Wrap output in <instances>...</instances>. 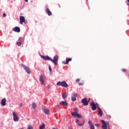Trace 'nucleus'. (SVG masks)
Returning a JSON list of instances; mask_svg holds the SVG:
<instances>
[{"label": "nucleus", "instance_id": "38", "mask_svg": "<svg viewBox=\"0 0 129 129\" xmlns=\"http://www.w3.org/2000/svg\"><path fill=\"white\" fill-rule=\"evenodd\" d=\"M128 3H127V6H129V0H127Z\"/></svg>", "mask_w": 129, "mask_h": 129}, {"label": "nucleus", "instance_id": "33", "mask_svg": "<svg viewBox=\"0 0 129 129\" xmlns=\"http://www.w3.org/2000/svg\"><path fill=\"white\" fill-rule=\"evenodd\" d=\"M76 123H78H78H79V120H78V119H77L76 120Z\"/></svg>", "mask_w": 129, "mask_h": 129}, {"label": "nucleus", "instance_id": "14", "mask_svg": "<svg viewBox=\"0 0 129 129\" xmlns=\"http://www.w3.org/2000/svg\"><path fill=\"white\" fill-rule=\"evenodd\" d=\"M65 101H62L59 103V104H61V105L63 106H66L68 105V103H67V100L66 99L64 100Z\"/></svg>", "mask_w": 129, "mask_h": 129}, {"label": "nucleus", "instance_id": "9", "mask_svg": "<svg viewBox=\"0 0 129 129\" xmlns=\"http://www.w3.org/2000/svg\"><path fill=\"white\" fill-rule=\"evenodd\" d=\"M13 31H14V32H16V33H20L21 32V29L16 26L13 28Z\"/></svg>", "mask_w": 129, "mask_h": 129}, {"label": "nucleus", "instance_id": "5", "mask_svg": "<svg viewBox=\"0 0 129 129\" xmlns=\"http://www.w3.org/2000/svg\"><path fill=\"white\" fill-rule=\"evenodd\" d=\"M13 115L14 121H19L20 118L18 116L17 113H16V112L14 111L13 112Z\"/></svg>", "mask_w": 129, "mask_h": 129}, {"label": "nucleus", "instance_id": "18", "mask_svg": "<svg viewBox=\"0 0 129 129\" xmlns=\"http://www.w3.org/2000/svg\"><path fill=\"white\" fill-rule=\"evenodd\" d=\"M88 123L89 125L90 126V129H95V128H94V126L92 124L91 121H89Z\"/></svg>", "mask_w": 129, "mask_h": 129}, {"label": "nucleus", "instance_id": "29", "mask_svg": "<svg viewBox=\"0 0 129 129\" xmlns=\"http://www.w3.org/2000/svg\"><path fill=\"white\" fill-rule=\"evenodd\" d=\"M78 124L80 126H82V125H83V123H81V122H79Z\"/></svg>", "mask_w": 129, "mask_h": 129}, {"label": "nucleus", "instance_id": "15", "mask_svg": "<svg viewBox=\"0 0 129 129\" xmlns=\"http://www.w3.org/2000/svg\"><path fill=\"white\" fill-rule=\"evenodd\" d=\"M45 12L46 14H47L48 16H52V12H51L50 10H49L47 7H46Z\"/></svg>", "mask_w": 129, "mask_h": 129}, {"label": "nucleus", "instance_id": "22", "mask_svg": "<svg viewBox=\"0 0 129 129\" xmlns=\"http://www.w3.org/2000/svg\"><path fill=\"white\" fill-rule=\"evenodd\" d=\"M72 115L74 116V117H76L77 116V112H73Z\"/></svg>", "mask_w": 129, "mask_h": 129}, {"label": "nucleus", "instance_id": "27", "mask_svg": "<svg viewBox=\"0 0 129 129\" xmlns=\"http://www.w3.org/2000/svg\"><path fill=\"white\" fill-rule=\"evenodd\" d=\"M96 108H97V109H98V110H99V109H101L100 108V107H99V105H98V104H96Z\"/></svg>", "mask_w": 129, "mask_h": 129}, {"label": "nucleus", "instance_id": "31", "mask_svg": "<svg viewBox=\"0 0 129 129\" xmlns=\"http://www.w3.org/2000/svg\"><path fill=\"white\" fill-rule=\"evenodd\" d=\"M84 84L83 83H79V85H80V86H82Z\"/></svg>", "mask_w": 129, "mask_h": 129}, {"label": "nucleus", "instance_id": "34", "mask_svg": "<svg viewBox=\"0 0 129 129\" xmlns=\"http://www.w3.org/2000/svg\"><path fill=\"white\" fill-rule=\"evenodd\" d=\"M5 17H7V14H6L5 13L3 14V17L5 18Z\"/></svg>", "mask_w": 129, "mask_h": 129}, {"label": "nucleus", "instance_id": "11", "mask_svg": "<svg viewBox=\"0 0 129 129\" xmlns=\"http://www.w3.org/2000/svg\"><path fill=\"white\" fill-rule=\"evenodd\" d=\"M26 19H25V17L24 16H20V24L21 25H23V23H25V21Z\"/></svg>", "mask_w": 129, "mask_h": 129}, {"label": "nucleus", "instance_id": "26", "mask_svg": "<svg viewBox=\"0 0 129 129\" xmlns=\"http://www.w3.org/2000/svg\"><path fill=\"white\" fill-rule=\"evenodd\" d=\"M17 46H22V42H17Z\"/></svg>", "mask_w": 129, "mask_h": 129}, {"label": "nucleus", "instance_id": "24", "mask_svg": "<svg viewBox=\"0 0 129 129\" xmlns=\"http://www.w3.org/2000/svg\"><path fill=\"white\" fill-rule=\"evenodd\" d=\"M78 118H81L82 116L80 115V114L77 113V117Z\"/></svg>", "mask_w": 129, "mask_h": 129}, {"label": "nucleus", "instance_id": "30", "mask_svg": "<svg viewBox=\"0 0 129 129\" xmlns=\"http://www.w3.org/2000/svg\"><path fill=\"white\" fill-rule=\"evenodd\" d=\"M48 68H49V70L50 72H52V68H51L50 66H49Z\"/></svg>", "mask_w": 129, "mask_h": 129}, {"label": "nucleus", "instance_id": "1", "mask_svg": "<svg viewBox=\"0 0 129 129\" xmlns=\"http://www.w3.org/2000/svg\"><path fill=\"white\" fill-rule=\"evenodd\" d=\"M56 85H57V86H59L60 85V86H62V87H66L67 88V87L68 86V84L67 83H66V82L63 81V82H58L57 83Z\"/></svg>", "mask_w": 129, "mask_h": 129}, {"label": "nucleus", "instance_id": "41", "mask_svg": "<svg viewBox=\"0 0 129 129\" xmlns=\"http://www.w3.org/2000/svg\"><path fill=\"white\" fill-rule=\"evenodd\" d=\"M107 125H109V123H108V122H107Z\"/></svg>", "mask_w": 129, "mask_h": 129}, {"label": "nucleus", "instance_id": "12", "mask_svg": "<svg viewBox=\"0 0 129 129\" xmlns=\"http://www.w3.org/2000/svg\"><path fill=\"white\" fill-rule=\"evenodd\" d=\"M7 99L6 98H4L1 101V105H2V106H5V105H7Z\"/></svg>", "mask_w": 129, "mask_h": 129}, {"label": "nucleus", "instance_id": "40", "mask_svg": "<svg viewBox=\"0 0 129 129\" xmlns=\"http://www.w3.org/2000/svg\"><path fill=\"white\" fill-rule=\"evenodd\" d=\"M25 1V2H26V3H28V0H24Z\"/></svg>", "mask_w": 129, "mask_h": 129}, {"label": "nucleus", "instance_id": "19", "mask_svg": "<svg viewBox=\"0 0 129 129\" xmlns=\"http://www.w3.org/2000/svg\"><path fill=\"white\" fill-rule=\"evenodd\" d=\"M62 97L63 98V99H65V98H67V94H66V93H64L62 95Z\"/></svg>", "mask_w": 129, "mask_h": 129}, {"label": "nucleus", "instance_id": "46", "mask_svg": "<svg viewBox=\"0 0 129 129\" xmlns=\"http://www.w3.org/2000/svg\"><path fill=\"white\" fill-rule=\"evenodd\" d=\"M88 0H87V1H88Z\"/></svg>", "mask_w": 129, "mask_h": 129}, {"label": "nucleus", "instance_id": "44", "mask_svg": "<svg viewBox=\"0 0 129 129\" xmlns=\"http://www.w3.org/2000/svg\"><path fill=\"white\" fill-rule=\"evenodd\" d=\"M21 105V106H22V105H23V104H21V105Z\"/></svg>", "mask_w": 129, "mask_h": 129}, {"label": "nucleus", "instance_id": "37", "mask_svg": "<svg viewBox=\"0 0 129 129\" xmlns=\"http://www.w3.org/2000/svg\"><path fill=\"white\" fill-rule=\"evenodd\" d=\"M79 81H80V79H77L76 80V82H79Z\"/></svg>", "mask_w": 129, "mask_h": 129}, {"label": "nucleus", "instance_id": "17", "mask_svg": "<svg viewBox=\"0 0 129 129\" xmlns=\"http://www.w3.org/2000/svg\"><path fill=\"white\" fill-rule=\"evenodd\" d=\"M98 115H99L100 117L103 115V111L102 110H101V109L98 110Z\"/></svg>", "mask_w": 129, "mask_h": 129}, {"label": "nucleus", "instance_id": "32", "mask_svg": "<svg viewBox=\"0 0 129 129\" xmlns=\"http://www.w3.org/2000/svg\"><path fill=\"white\" fill-rule=\"evenodd\" d=\"M75 112H78V109H77V108H75Z\"/></svg>", "mask_w": 129, "mask_h": 129}, {"label": "nucleus", "instance_id": "42", "mask_svg": "<svg viewBox=\"0 0 129 129\" xmlns=\"http://www.w3.org/2000/svg\"><path fill=\"white\" fill-rule=\"evenodd\" d=\"M96 125H97V126H98V125H99V124H96Z\"/></svg>", "mask_w": 129, "mask_h": 129}, {"label": "nucleus", "instance_id": "6", "mask_svg": "<svg viewBox=\"0 0 129 129\" xmlns=\"http://www.w3.org/2000/svg\"><path fill=\"white\" fill-rule=\"evenodd\" d=\"M102 123L103 125H102V128L103 129H107V125L106 124V122H105V121L104 120H102Z\"/></svg>", "mask_w": 129, "mask_h": 129}, {"label": "nucleus", "instance_id": "23", "mask_svg": "<svg viewBox=\"0 0 129 129\" xmlns=\"http://www.w3.org/2000/svg\"><path fill=\"white\" fill-rule=\"evenodd\" d=\"M34 127L32 125H29L28 126L27 129H33Z\"/></svg>", "mask_w": 129, "mask_h": 129}, {"label": "nucleus", "instance_id": "10", "mask_svg": "<svg viewBox=\"0 0 129 129\" xmlns=\"http://www.w3.org/2000/svg\"><path fill=\"white\" fill-rule=\"evenodd\" d=\"M90 105L92 110H96V104L94 103V102H92Z\"/></svg>", "mask_w": 129, "mask_h": 129}, {"label": "nucleus", "instance_id": "21", "mask_svg": "<svg viewBox=\"0 0 129 129\" xmlns=\"http://www.w3.org/2000/svg\"><path fill=\"white\" fill-rule=\"evenodd\" d=\"M32 107L33 108H36V107H37V105L36 104V103H32Z\"/></svg>", "mask_w": 129, "mask_h": 129}, {"label": "nucleus", "instance_id": "7", "mask_svg": "<svg viewBox=\"0 0 129 129\" xmlns=\"http://www.w3.org/2000/svg\"><path fill=\"white\" fill-rule=\"evenodd\" d=\"M71 61H72V58H69L66 59V61H62V64H64V65H68L69 64V62H71Z\"/></svg>", "mask_w": 129, "mask_h": 129}, {"label": "nucleus", "instance_id": "28", "mask_svg": "<svg viewBox=\"0 0 129 129\" xmlns=\"http://www.w3.org/2000/svg\"><path fill=\"white\" fill-rule=\"evenodd\" d=\"M73 96H74V97H77V94L74 93H73Z\"/></svg>", "mask_w": 129, "mask_h": 129}, {"label": "nucleus", "instance_id": "43", "mask_svg": "<svg viewBox=\"0 0 129 129\" xmlns=\"http://www.w3.org/2000/svg\"><path fill=\"white\" fill-rule=\"evenodd\" d=\"M52 129H58V128H53Z\"/></svg>", "mask_w": 129, "mask_h": 129}, {"label": "nucleus", "instance_id": "16", "mask_svg": "<svg viewBox=\"0 0 129 129\" xmlns=\"http://www.w3.org/2000/svg\"><path fill=\"white\" fill-rule=\"evenodd\" d=\"M43 111L45 114H49L50 113V110L48 108H44Z\"/></svg>", "mask_w": 129, "mask_h": 129}, {"label": "nucleus", "instance_id": "13", "mask_svg": "<svg viewBox=\"0 0 129 129\" xmlns=\"http://www.w3.org/2000/svg\"><path fill=\"white\" fill-rule=\"evenodd\" d=\"M41 58H43V59L44 60H48L49 61H51V57H50L49 56H43V55H41Z\"/></svg>", "mask_w": 129, "mask_h": 129}, {"label": "nucleus", "instance_id": "2", "mask_svg": "<svg viewBox=\"0 0 129 129\" xmlns=\"http://www.w3.org/2000/svg\"><path fill=\"white\" fill-rule=\"evenodd\" d=\"M59 57L58 55H55L53 57V59L51 58L50 61L51 62H53L55 65H58V60Z\"/></svg>", "mask_w": 129, "mask_h": 129}, {"label": "nucleus", "instance_id": "39", "mask_svg": "<svg viewBox=\"0 0 129 129\" xmlns=\"http://www.w3.org/2000/svg\"><path fill=\"white\" fill-rule=\"evenodd\" d=\"M25 24H27L28 23V22L26 21V20H25Z\"/></svg>", "mask_w": 129, "mask_h": 129}, {"label": "nucleus", "instance_id": "45", "mask_svg": "<svg viewBox=\"0 0 129 129\" xmlns=\"http://www.w3.org/2000/svg\"><path fill=\"white\" fill-rule=\"evenodd\" d=\"M109 118H111V117H110V116H109Z\"/></svg>", "mask_w": 129, "mask_h": 129}, {"label": "nucleus", "instance_id": "4", "mask_svg": "<svg viewBox=\"0 0 129 129\" xmlns=\"http://www.w3.org/2000/svg\"><path fill=\"white\" fill-rule=\"evenodd\" d=\"M89 100H90V99H89V100L87 101V98H84V99H82L81 102L85 106H86L88 105Z\"/></svg>", "mask_w": 129, "mask_h": 129}, {"label": "nucleus", "instance_id": "25", "mask_svg": "<svg viewBox=\"0 0 129 129\" xmlns=\"http://www.w3.org/2000/svg\"><path fill=\"white\" fill-rule=\"evenodd\" d=\"M72 101H76V98L75 97H72Z\"/></svg>", "mask_w": 129, "mask_h": 129}, {"label": "nucleus", "instance_id": "35", "mask_svg": "<svg viewBox=\"0 0 129 129\" xmlns=\"http://www.w3.org/2000/svg\"><path fill=\"white\" fill-rule=\"evenodd\" d=\"M22 40H23V37H19V41H22Z\"/></svg>", "mask_w": 129, "mask_h": 129}, {"label": "nucleus", "instance_id": "36", "mask_svg": "<svg viewBox=\"0 0 129 129\" xmlns=\"http://www.w3.org/2000/svg\"><path fill=\"white\" fill-rule=\"evenodd\" d=\"M122 71L123 72H125V71H126V70H125V69H122Z\"/></svg>", "mask_w": 129, "mask_h": 129}, {"label": "nucleus", "instance_id": "8", "mask_svg": "<svg viewBox=\"0 0 129 129\" xmlns=\"http://www.w3.org/2000/svg\"><path fill=\"white\" fill-rule=\"evenodd\" d=\"M39 81L41 82V85H44V76L41 75L39 77Z\"/></svg>", "mask_w": 129, "mask_h": 129}, {"label": "nucleus", "instance_id": "3", "mask_svg": "<svg viewBox=\"0 0 129 129\" xmlns=\"http://www.w3.org/2000/svg\"><path fill=\"white\" fill-rule=\"evenodd\" d=\"M21 67H23V68H24V69L25 70L26 72L28 73V74H31V70H30V68L23 64H21Z\"/></svg>", "mask_w": 129, "mask_h": 129}, {"label": "nucleus", "instance_id": "20", "mask_svg": "<svg viewBox=\"0 0 129 129\" xmlns=\"http://www.w3.org/2000/svg\"><path fill=\"white\" fill-rule=\"evenodd\" d=\"M45 128V124L43 123L42 124L40 125L39 126V129H44Z\"/></svg>", "mask_w": 129, "mask_h": 129}]
</instances>
